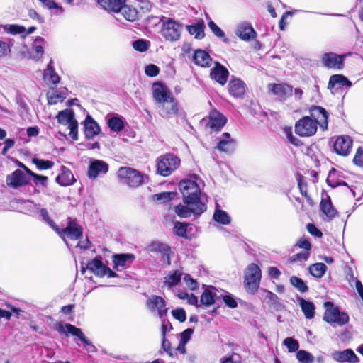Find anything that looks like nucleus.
I'll return each mask as SVG.
<instances>
[{"label":"nucleus","instance_id":"54","mask_svg":"<svg viewBox=\"0 0 363 363\" xmlns=\"http://www.w3.org/2000/svg\"><path fill=\"white\" fill-rule=\"evenodd\" d=\"M310 252L308 251H301L289 257V263H294L298 261H306L310 257Z\"/></svg>","mask_w":363,"mask_h":363},{"label":"nucleus","instance_id":"20","mask_svg":"<svg viewBox=\"0 0 363 363\" xmlns=\"http://www.w3.org/2000/svg\"><path fill=\"white\" fill-rule=\"evenodd\" d=\"M57 330L60 333H66L67 335L70 334L77 337L86 345H91V342L86 337L82 330L70 323H66L65 326L62 323H58Z\"/></svg>","mask_w":363,"mask_h":363},{"label":"nucleus","instance_id":"47","mask_svg":"<svg viewBox=\"0 0 363 363\" xmlns=\"http://www.w3.org/2000/svg\"><path fill=\"white\" fill-rule=\"evenodd\" d=\"M213 218L215 221L223 224H230L231 219L228 214L223 210H216L213 214Z\"/></svg>","mask_w":363,"mask_h":363},{"label":"nucleus","instance_id":"32","mask_svg":"<svg viewBox=\"0 0 363 363\" xmlns=\"http://www.w3.org/2000/svg\"><path fill=\"white\" fill-rule=\"evenodd\" d=\"M216 289L213 286H207L203 291L201 298L200 303L206 307H209L214 304L216 298Z\"/></svg>","mask_w":363,"mask_h":363},{"label":"nucleus","instance_id":"64","mask_svg":"<svg viewBox=\"0 0 363 363\" xmlns=\"http://www.w3.org/2000/svg\"><path fill=\"white\" fill-rule=\"evenodd\" d=\"M172 316L180 323H183L186 319V311L183 308H177L172 311Z\"/></svg>","mask_w":363,"mask_h":363},{"label":"nucleus","instance_id":"43","mask_svg":"<svg viewBox=\"0 0 363 363\" xmlns=\"http://www.w3.org/2000/svg\"><path fill=\"white\" fill-rule=\"evenodd\" d=\"M310 274L315 278H321L327 270V266L322 262L315 263L309 266Z\"/></svg>","mask_w":363,"mask_h":363},{"label":"nucleus","instance_id":"59","mask_svg":"<svg viewBox=\"0 0 363 363\" xmlns=\"http://www.w3.org/2000/svg\"><path fill=\"white\" fill-rule=\"evenodd\" d=\"M65 99V96L62 93L58 91H54L48 97V103L50 104H56L59 102L63 101Z\"/></svg>","mask_w":363,"mask_h":363},{"label":"nucleus","instance_id":"42","mask_svg":"<svg viewBox=\"0 0 363 363\" xmlns=\"http://www.w3.org/2000/svg\"><path fill=\"white\" fill-rule=\"evenodd\" d=\"M189 223L184 222L177 221L174 223L173 228L174 233L178 237H181L187 240L191 239V236L187 234V228Z\"/></svg>","mask_w":363,"mask_h":363},{"label":"nucleus","instance_id":"4","mask_svg":"<svg viewBox=\"0 0 363 363\" xmlns=\"http://www.w3.org/2000/svg\"><path fill=\"white\" fill-rule=\"evenodd\" d=\"M180 164V159L171 153L160 156L157 160V172L163 176L168 177L175 171Z\"/></svg>","mask_w":363,"mask_h":363},{"label":"nucleus","instance_id":"28","mask_svg":"<svg viewBox=\"0 0 363 363\" xmlns=\"http://www.w3.org/2000/svg\"><path fill=\"white\" fill-rule=\"evenodd\" d=\"M108 170V164L103 160H94L91 162L88 169V177L90 179H95L101 174H106Z\"/></svg>","mask_w":363,"mask_h":363},{"label":"nucleus","instance_id":"53","mask_svg":"<svg viewBox=\"0 0 363 363\" xmlns=\"http://www.w3.org/2000/svg\"><path fill=\"white\" fill-rule=\"evenodd\" d=\"M174 211L180 218H188L190 216L191 213H192L189 206H184L182 204L176 206L174 208Z\"/></svg>","mask_w":363,"mask_h":363},{"label":"nucleus","instance_id":"34","mask_svg":"<svg viewBox=\"0 0 363 363\" xmlns=\"http://www.w3.org/2000/svg\"><path fill=\"white\" fill-rule=\"evenodd\" d=\"M55 181L60 186H66L72 185L76 180L71 170L62 166L61 173L56 177Z\"/></svg>","mask_w":363,"mask_h":363},{"label":"nucleus","instance_id":"37","mask_svg":"<svg viewBox=\"0 0 363 363\" xmlns=\"http://www.w3.org/2000/svg\"><path fill=\"white\" fill-rule=\"evenodd\" d=\"M182 274V272L178 269L170 272L164 277V284L168 288L177 286L181 281Z\"/></svg>","mask_w":363,"mask_h":363},{"label":"nucleus","instance_id":"5","mask_svg":"<svg viewBox=\"0 0 363 363\" xmlns=\"http://www.w3.org/2000/svg\"><path fill=\"white\" fill-rule=\"evenodd\" d=\"M55 231L65 242L67 239L78 240L83 236L82 227L77 223V219H73L71 217H68V222L65 228L61 229L57 225Z\"/></svg>","mask_w":363,"mask_h":363},{"label":"nucleus","instance_id":"40","mask_svg":"<svg viewBox=\"0 0 363 363\" xmlns=\"http://www.w3.org/2000/svg\"><path fill=\"white\" fill-rule=\"evenodd\" d=\"M300 306L306 318L312 319L315 316V305L312 301L301 298Z\"/></svg>","mask_w":363,"mask_h":363},{"label":"nucleus","instance_id":"21","mask_svg":"<svg viewBox=\"0 0 363 363\" xmlns=\"http://www.w3.org/2000/svg\"><path fill=\"white\" fill-rule=\"evenodd\" d=\"M179 189L182 194L183 199L196 195H201V189L198 184L192 180L186 179L179 183Z\"/></svg>","mask_w":363,"mask_h":363},{"label":"nucleus","instance_id":"55","mask_svg":"<svg viewBox=\"0 0 363 363\" xmlns=\"http://www.w3.org/2000/svg\"><path fill=\"white\" fill-rule=\"evenodd\" d=\"M284 344L287 347L289 352H294L297 351L299 347L298 342L292 337H286L284 340Z\"/></svg>","mask_w":363,"mask_h":363},{"label":"nucleus","instance_id":"61","mask_svg":"<svg viewBox=\"0 0 363 363\" xmlns=\"http://www.w3.org/2000/svg\"><path fill=\"white\" fill-rule=\"evenodd\" d=\"M40 216L43 220L47 223L54 230L57 226L56 223L50 218L48 211L46 208H41L40 211Z\"/></svg>","mask_w":363,"mask_h":363},{"label":"nucleus","instance_id":"14","mask_svg":"<svg viewBox=\"0 0 363 363\" xmlns=\"http://www.w3.org/2000/svg\"><path fill=\"white\" fill-rule=\"evenodd\" d=\"M247 89L246 84L235 76H232L228 84V93L234 98L243 99Z\"/></svg>","mask_w":363,"mask_h":363},{"label":"nucleus","instance_id":"25","mask_svg":"<svg viewBox=\"0 0 363 363\" xmlns=\"http://www.w3.org/2000/svg\"><path fill=\"white\" fill-rule=\"evenodd\" d=\"M192 61L199 67L207 68L211 66L213 59L207 51L197 49L194 50Z\"/></svg>","mask_w":363,"mask_h":363},{"label":"nucleus","instance_id":"52","mask_svg":"<svg viewBox=\"0 0 363 363\" xmlns=\"http://www.w3.org/2000/svg\"><path fill=\"white\" fill-rule=\"evenodd\" d=\"M133 48L138 52H146L150 46V42L147 40L139 39L136 40L133 43Z\"/></svg>","mask_w":363,"mask_h":363},{"label":"nucleus","instance_id":"12","mask_svg":"<svg viewBox=\"0 0 363 363\" xmlns=\"http://www.w3.org/2000/svg\"><path fill=\"white\" fill-rule=\"evenodd\" d=\"M310 116L315 120L317 125H319L322 130L328 129L329 113L326 109L320 106H311L309 108Z\"/></svg>","mask_w":363,"mask_h":363},{"label":"nucleus","instance_id":"13","mask_svg":"<svg viewBox=\"0 0 363 363\" xmlns=\"http://www.w3.org/2000/svg\"><path fill=\"white\" fill-rule=\"evenodd\" d=\"M353 140L349 135H339L333 143L334 151L340 156H347L352 147Z\"/></svg>","mask_w":363,"mask_h":363},{"label":"nucleus","instance_id":"63","mask_svg":"<svg viewBox=\"0 0 363 363\" xmlns=\"http://www.w3.org/2000/svg\"><path fill=\"white\" fill-rule=\"evenodd\" d=\"M354 164L359 167H363V147H359L353 158Z\"/></svg>","mask_w":363,"mask_h":363},{"label":"nucleus","instance_id":"44","mask_svg":"<svg viewBox=\"0 0 363 363\" xmlns=\"http://www.w3.org/2000/svg\"><path fill=\"white\" fill-rule=\"evenodd\" d=\"M120 12L122 13L124 18L128 21L133 22L138 18V11L135 8L127 5L126 3H125Z\"/></svg>","mask_w":363,"mask_h":363},{"label":"nucleus","instance_id":"62","mask_svg":"<svg viewBox=\"0 0 363 363\" xmlns=\"http://www.w3.org/2000/svg\"><path fill=\"white\" fill-rule=\"evenodd\" d=\"M160 68L154 64H150L145 67V73L150 77H156L160 73Z\"/></svg>","mask_w":363,"mask_h":363},{"label":"nucleus","instance_id":"33","mask_svg":"<svg viewBox=\"0 0 363 363\" xmlns=\"http://www.w3.org/2000/svg\"><path fill=\"white\" fill-rule=\"evenodd\" d=\"M102 257L101 255L96 256L93 259L88 262L86 268L93 272L96 276L102 277L104 276L105 264H103Z\"/></svg>","mask_w":363,"mask_h":363},{"label":"nucleus","instance_id":"1","mask_svg":"<svg viewBox=\"0 0 363 363\" xmlns=\"http://www.w3.org/2000/svg\"><path fill=\"white\" fill-rule=\"evenodd\" d=\"M262 271L258 264H250L244 271L243 286L246 292L255 294L259 289Z\"/></svg>","mask_w":363,"mask_h":363},{"label":"nucleus","instance_id":"46","mask_svg":"<svg viewBox=\"0 0 363 363\" xmlns=\"http://www.w3.org/2000/svg\"><path fill=\"white\" fill-rule=\"evenodd\" d=\"M44 79L55 86H56L60 80L58 74H56L55 69L50 66H48L46 71L45 72Z\"/></svg>","mask_w":363,"mask_h":363},{"label":"nucleus","instance_id":"22","mask_svg":"<svg viewBox=\"0 0 363 363\" xmlns=\"http://www.w3.org/2000/svg\"><path fill=\"white\" fill-rule=\"evenodd\" d=\"M183 202L185 205L189 206L192 213L196 216H200L207 210V205L201 201V195L184 199Z\"/></svg>","mask_w":363,"mask_h":363},{"label":"nucleus","instance_id":"57","mask_svg":"<svg viewBox=\"0 0 363 363\" xmlns=\"http://www.w3.org/2000/svg\"><path fill=\"white\" fill-rule=\"evenodd\" d=\"M262 290L266 294L265 297L267 298L268 304L272 305L274 306H277L280 304L279 298L275 294L267 289Z\"/></svg>","mask_w":363,"mask_h":363},{"label":"nucleus","instance_id":"31","mask_svg":"<svg viewBox=\"0 0 363 363\" xmlns=\"http://www.w3.org/2000/svg\"><path fill=\"white\" fill-rule=\"evenodd\" d=\"M320 208L323 213L330 220L338 216V212L334 208L329 196H327L326 198H322Z\"/></svg>","mask_w":363,"mask_h":363},{"label":"nucleus","instance_id":"23","mask_svg":"<svg viewBox=\"0 0 363 363\" xmlns=\"http://www.w3.org/2000/svg\"><path fill=\"white\" fill-rule=\"evenodd\" d=\"M135 258L132 253L115 254L112 256L113 268L117 270L119 267L127 269L130 267Z\"/></svg>","mask_w":363,"mask_h":363},{"label":"nucleus","instance_id":"38","mask_svg":"<svg viewBox=\"0 0 363 363\" xmlns=\"http://www.w3.org/2000/svg\"><path fill=\"white\" fill-rule=\"evenodd\" d=\"M205 25L203 21L193 25L186 26V30L190 35H194L196 39H202L204 38Z\"/></svg>","mask_w":363,"mask_h":363},{"label":"nucleus","instance_id":"2","mask_svg":"<svg viewBox=\"0 0 363 363\" xmlns=\"http://www.w3.org/2000/svg\"><path fill=\"white\" fill-rule=\"evenodd\" d=\"M162 22L161 34L167 41L175 42L180 39L183 30V25L171 18L162 16L160 18Z\"/></svg>","mask_w":363,"mask_h":363},{"label":"nucleus","instance_id":"30","mask_svg":"<svg viewBox=\"0 0 363 363\" xmlns=\"http://www.w3.org/2000/svg\"><path fill=\"white\" fill-rule=\"evenodd\" d=\"M99 5L108 12L120 13L127 0H97Z\"/></svg>","mask_w":363,"mask_h":363},{"label":"nucleus","instance_id":"35","mask_svg":"<svg viewBox=\"0 0 363 363\" xmlns=\"http://www.w3.org/2000/svg\"><path fill=\"white\" fill-rule=\"evenodd\" d=\"M352 82L344 75L342 74H334L332 75L328 81V89H333L336 86H347L350 87L352 86Z\"/></svg>","mask_w":363,"mask_h":363},{"label":"nucleus","instance_id":"16","mask_svg":"<svg viewBox=\"0 0 363 363\" xmlns=\"http://www.w3.org/2000/svg\"><path fill=\"white\" fill-rule=\"evenodd\" d=\"M145 305L151 311H157L160 318L167 313L168 309L166 307V301L162 296H151L146 300Z\"/></svg>","mask_w":363,"mask_h":363},{"label":"nucleus","instance_id":"18","mask_svg":"<svg viewBox=\"0 0 363 363\" xmlns=\"http://www.w3.org/2000/svg\"><path fill=\"white\" fill-rule=\"evenodd\" d=\"M227 123V118L217 110L209 113L206 128L211 131H219Z\"/></svg>","mask_w":363,"mask_h":363},{"label":"nucleus","instance_id":"45","mask_svg":"<svg viewBox=\"0 0 363 363\" xmlns=\"http://www.w3.org/2000/svg\"><path fill=\"white\" fill-rule=\"evenodd\" d=\"M108 126L111 130L119 132L124 128V122L122 118L113 116L108 120Z\"/></svg>","mask_w":363,"mask_h":363},{"label":"nucleus","instance_id":"9","mask_svg":"<svg viewBox=\"0 0 363 363\" xmlns=\"http://www.w3.org/2000/svg\"><path fill=\"white\" fill-rule=\"evenodd\" d=\"M267 89L280 101H285L293 95V86L285 82L271 83L268 84Z\"/></svg>","mask_w":363,"mask_h":363},{"label":"nucleus","instance_id":"36","mask_svg":"<svg viewBox=\"0 0 363 363\" xmlns=\"http://www.w3.org/2000/svg\"><path fill=\"white\" fill-rule=\"evenodd\" d=\"M237 35L244 40H251L256 38L257 33L250 24H242L238 29Z\"/></svg>","mask_w":363,"mask_h":363},{"label":"nucleus","instance_id":"10","mask_svg":"<svg viewBox=\"0 0 363 363\" xmlns=\"http://www.w3.org/2000/svg\"><path fill=\"white\" fill-rule=\"evenodd\" d=\"M345 57V55H338L333 52H325L321 57V62L328 69L341 70L344 68Z\"/></svg>","mask_w":363,"mask_h":363},{"label":"nucleus","instance_id":"41","mask_svg":"<svg viewBox=\"0 0 363 363\" xmlns=\"http://www.w3.org/2000/svg\"><path fill=\"white\" fill-rule=\"evenodd\" d=\"M176 195L177 193L174 191H163L159 194H153L152 198L154 201L166 204L173 200Z\"/></svg>","mask_w":363,"mask_h":363},{"label":"nucleus","instance_id":"29","mask_svg":"<svg viewBox=\"0 0 363 363\" xmlns=\"http://www.w3.org/2000/svg\"><path fill=\"white\" fill-rule=\"evenodd\" d=\"M334 360L339 362L357 363L358 357L351 349H347L343 351H335L332 354Z\"/></svg>","mask_w":363,"mask_h":363},{"label":"nucleus","instance_id":"7","mask_svg":"<svg viewBox=\"0 0 363 363\" xmlns=\"http://www.w3.org/2000/svg\"><path fill=\"white\" fill-rule=\"evenodd\" d=\"M318 130V125L311 116H303L298 119L294 125V132L302 138H308L314 135Z\"/></svg>","mask_w":363,"mask_h":363},{"label":"nucleus","instance_id":"17","mask_svg":"<svg viewBox=\"0 0 363 363\" xmlns=\"http://www.w3.org/2000/svg\"><path fill=\"white\" fill-rule=\"evenodd\" d=\"M152 97L157 105L173 96L170 89L161 82L152 84Z\"/></svg>","mask_w":363,"mask_h":363},{"label":"nucleus","instance_id":"49","mask_svg":"<svg viewBox=\"0 0 363 363\" xmlns=\"http://www.w3.org/2000/svg\"><path fill=\"white\" fill-rule=\"evenodd\" d=\"M32 162L37 167L39 170H45L51 169L54 166V162L50 160H44L37 157L32 159Z\"/></svg>","mask_w":363,"mask_h":363},{"label":"nucleus","instance_id":"48","mask_svg":"<svg viewBox=\"0 0 363 363\" xmlns=\"http://www.w3.org/2000/svg\"><path fill=\"white\" fill-rule=\"evenodd\" d=\"M290 283L301 293H306L308 291L306 283L302 279L296 276L291 277Z\"/></svg>","mask_w":363,"mask_h":363},{"label":"nucleus","instance_id":"60","mask_svg":"<svg viewBox=\"0 0 363 363\" xmlns=\"http://www.w3.org/2000/svg\"><path fill=\"white\" fill-rule=\"evenodd\" d=\"M184 281L186 286L191 291H196L199 289V284L196 279H194L189 274H185Z\"/></svg>","mask_w":363,"mask_h":363},{"label":"nucleus","instance_id":"8","mask_svg":"<svg viewBox=\"0 0 363 363\" xmlns=\"http://www.w3.org/2000/svg\"><path fill=\"white\" fill-rule=\"evenodd\" d=\"M325 311L324 313L323 320L328 323H337L343 325L347 323L349 316L346 313L340 312L337 307H334L333 303L326 301L324 303Z\"/></svg>","mask_w":363,"mask_h":363},{"label":"nucleus","instance_id":"26","mask_svg":"<svg viewBox=\"0 0 363 363\" xmlns=\"http://www.w3.org/2000/svg\"><path fill=\"white\" fill-rule=\"evenodd\" d=\"M84 133L86 138L92 139L100 133V127L94 118L88 114L84 121Z\"/></svg>","mask_w":363,"mask_h":363},{"label":"nucleus","instance_id":"58","mask_svg":"<svg viewBox=\"0 0 363 363\" xmlns=\"http://www.w3.org/2000/svg\"><path fill=\"white\" fill-rule=\"evenodd\" d=\"M29 176L33 178V182L35 185L40 184L43 187H46L48 185V177L38 174L32 171Z\"/></svg>","mask_w":363,"mask_h":363},{"label":"nucleus","instance_id":"27","mask_svg":"<svg viewBox=\"0 0 363 363\" xmlns=\"http://www.w3.org/2000/svg\"><path fill=\"white\" fill-rule=\"evenodd\" d=\"M235 147V141L233 140L229 133H223L222 134V138L219 140L216 149L220 152H223L227 154L232 153Z\"/></svg>","mask_w":363,"mask_h":363},{"label":"nucleus","instance_id":"6","mask_svg":"<svg viewBox=\"0 0 363 363\" xmlns=\"http://www.w3.org/2000/svg\"><path fill=\"white\" fill-rule=\"evenodd\" d=\"M58 123L68 125L69 135L73 140H78V122L75 119L74 112L72 109H65L56 116Z\"/></svg>","mask_w":363,"mask_h":363},{"label":"nucleus","instance_id":"19","mask_svg":"<svg viewBox=\"0 0 363 363\" xmlns=\"http://www.w3.org/2000/svg\"><path fill=\"white\" fill-rule=\"evenodd\" d=\"M6 184L13 189H18L26 186L30 183L25 173L21 169L13 171L11 174H8L6 179Z\"/></svg>","mask_w":363,"mask_h":363},{"label":"nucleus","instance_id":"56","mask_svg":"<svg viewBox=\"0 0 363 363\" xmlns=\"http://www.w3.org/2000/svg\"><path fill=\"white\" fill-rule=\"evenodd\" d=\"M285 133L288 140L294 146L301 147L303 145V143L300 139L293 135L291 128H286Z\"/></svg>","mask_w":363,"mask_h":363},{"label":"nucleus","instance_id":"39","mask_svg":"<svg viewBox=\"0 0 363 363\" xmlns=\"http://www.w3.org/2000/svg\"><path fill=\"white\" fill-rule=\"evenodd\" d=\"M297 181L298 187L301 195L306 198L310 206H313L314 202L311 196L308 194V184L306 182H304V177L301 174H298Z\"/></svg>","mask_w":363,"mask_h":363},{"label":"nucleus","instance_id":"51","mask_svg":"<svg viewBox=\"0 0 363 363\" xmlns=\"http://www.w3.org/2000/svg\"><path fill=\"white\" fill-rule=\"evenodd\" d=\"M296 358L301 363H312L314 360L313 356L303 350L297 351Z\"/></svg>","mask_w":363,"mask_h":363},{"label":"nucleus","instance_id":"3","mask_svg":"<svg viewBox=\"0 0 363 363\" xmlns=\"http://www.w3.org/2000/svg\"><path fill=\"white\" fill-rule=\"evenodd\" d=\"M120 180L130 188H137L144 182V174L130 167H121L117 172Z\"/></svg>","mask_w":363,"mask_h":363},{"label":"nucleus","instance_id":"11","mask_svg":"<svg viewBox=\"0 0 363 363\" xmlns=\"http://www.w3.org/2000/svg\"><path fill=\"white\" fill-rule=\"evenodd\" d=\"M157 107L159 114L165 118H169L173 116H176L179 112L178 101L174 95L157 104Z\"/></svg>","mask_w":363,"mask_h":363},{"label":"nucleus","instance_id":"15","mask_svg":"<svg viewBox=\"0 0 363 363\" xmlns=\"http://www.w3.org/2000/svg\"><path fill=\"white\" fill-rule=\"evenodd\" d=\"M210 77L220 86H224L228 82L230 72L228 69L219 62H214V66L210 71Z\"/></svg>","mask_w":363,"mask_h":363},{"label":"nucleus","instance_id":"24","mask_svg":"<svg viewBox=\"0 0 363 363\" xmlns=\"http://www.w3.org/2000/svg\"><path fill=\"white\" fill-rule=\"evenodd\" d=\"M150 252L160 253L165 260V266L171 264L170 254L171 247L164 243L160 242H152L148 246Z\"/></svg>","mask_w":363,"mask_h":363},{"label":"nucleus","instance_id":"50","mask_svg":"<svg viewBox=\"0 0 363 363\" xmlns=\"http://www.w3.org/2000/svg\"><path fill=\"white\" fill-rule=\"evenodd\" d=\"M44 42V39L41 37H37L35 39L33 43V50L35 52L34 58L39 60L44 53V49L43 48V43Z\"/></svg>","mask_w":363,"mask_h":363}]
</instances>
